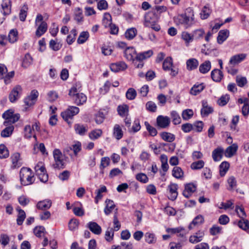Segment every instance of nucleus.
<instances>
[{
	"label": "nucleus",
	"instance_id": "f257e3e1",
	"mask_svg": "<svg viewBox=\"0 0 249 249\" xmlns=\"http://www.w3.org/2000/svg\"><path fill=\"white\" fill-rule=\"evenodd\" d=\"M176 24L188 29L195 25L197 20L195 18L194 11L192 8L186 9L184 14L179 15L175 19Z\"/></svg>",
	"mask_w": 249,
	"mask_h": 249
},
{
	"label": "nucleus",
	"instance_id": "f03ea898",
	"mask_svg": "<svg viewBox=\"0 0 249 249\" xmlns=\"http://www.w3.org/2000/svg\"><path fill=\"white\" fill-rule=\"evenodd\" d=\"M20 182L23 186L30 185L33 184L36 178L33 171L28 167H23L19 171Z\"/></svg>",
	"mask_w": 249,
	"mask_h": 249
},
{
	"label": "nucleus",
	"instance_id": "7ed1b4c3",
	"mask_svg": "<svg viewBox=\"0 0 249 249\" xmlns=\"http://www.w3.org/2000/svg\"><path fill=\"white\" fill-rule=\"evenodd\" d=\"M69 95L77 106L83 105L87 101V96L83 93L78 92L77 88L73 86L69 91Z\"/></svg>",
	"mask_w": 249,
	"mask_h": 249
},
{
	"label": "nucleus",
	"instance_id": "20e7f679",
	"mask_svg": "<svg viewBox=\"0 0 249 249\" xmlns=\"http://www.w3.org/2000/svg\"><path fill=\"white\" fill-rule=\"evenodd\" d=\"M144 25L145 27H150L156 31H159L160 27L157 23V18L153 12H148L145 15Z\"/></svg>",
	"mask_w": 249,
	"mask_h": 249
},
{
	"label": "nucleus",
	"instance_id": "39448f33",
	"mask_svg": "<svg viewBox=\"0 0 249 249\" xmlns=\"http://www.w3.org/2000/svg\"><path fill=\"white\" fill-rule=\"evenodd\" d=\"M53 157L54 162L52 166L54 169H60L65 167L64 156L61 151L58 149H54L53 151Z\"/></svg>",
	"mask_w": 249,
	"mask_h": 249
},
{
	"label": "nucleus",
	"instance_id": "423d86ee",
	"mask_svg": "<svg viewBox=\"0 0 249 249\" xmlns=\"http://www.w3.org/2000/svg\"><path fill=\"white\" fill-rule=\"evenodd\" d=\"M79 112V108L78 107L69 106L66 110L61 113V116L68 124H71L72 123L71 120L74 116L77 114Z\"/></svg>",
	"mask_w": 249,
	"mask_h": 249
},
{
	"label": "nucleus",
	"instance_id": "0eeeda50",
	"mask_svg": "<svg viewBox=\"0 0 249 249\" xmlns=\"http://www.w3.org/2000/svg\"><path fill=\"white\" fill-rule=\"evenodd\" d=\"M35 171L40 181L45 183L48 180V175L43 162H38L35 167Z\"/></svg>",
	"mask_w": 249,
	"mask_h": 249
},
{
	"label": "nucleus",
	"instance_id": "6e6552de",
	"mask_svg": "<svg viewBox=\"0 0 249 249\" xmlns=\"http://www.w3.org/2000/svg\"><path fill=\"white\" fill-rule=\"evenodd\" d=\"M238 148V146L236 143H233L228 146L225 151L222 148H219V160L222 158L223 153L226 157L231 158L233 157L236 154Z\"/></svg>",
	"mask_w": 249,
	"mask_h": 249
},
{
	"label": "nucleus",
	"instance_id": "1a4fd4ad",
	"mask_svg": "<svg viewBox=\"0 0 249 249\" xmlns=\"http://www.w3.org/2000/svg\"><path fill=\"white\" fill-rule=\"evenodd\" d=\"M38 95L39 93L37 90H32L30 95L24 99L25 105L28 107L34 106L36 102Z\"/></svg>",
	"mask_w": 249,
	"mask_h": 249
},
{
	"label": "nucleus",
	"instance_id": "9d476101",
	"mask_svg": "<svg viewBox=\"0 0 249 249\" xmlns=\"http://www.w3.org/2000/svg\"><path fill=\"white\" fill-rule=\"evenodd\" d=\"M22 92V88L20 85L16 86L10 92L9 99L11 103H15L20 97Z\"/></svg>",
	"mask_w": 249,
	"mask_h": 249
},
{
	"label": "nucleus",
	"instance_id": "9b49d317",
	"mask_svg": "<svg viewBox=\"0 0 249 249\" xmlns=\"http://www.w3.org/2000/svg\"><path fill=\"white\" fill-rule=\"evenodd\" d=\"M12 164L11 169H15L18 168L22 165L20 155L19 153L16 152L13 154L10 157Z\"/></svg>",
	"mask_w": 249,
	"mask_h": 249
},
{
	"label": "nucleus",
	"instance_id": "f8f14e48",
	"mask_svg": "<svg viewBox=\"0 0 249 249\" xmlns=\"http://www.w3.org/2000/svg\"><path fill=\"white\" fill-rule=\"evenodd\" d=\"M178 185L176 183H170L167 187L168 191V198L171 200H176L178 197Z\"/></svg>",
	"mask_w": 249,
	"mask_h": 249
},
{
	"label": "nucleus",
	"instance_id": "ddd939ff",
	"mask_svg": "<svg viewBox=\"0 0 249 249\" xmlns=\"http://www.w3.org/2000/svg\"><path fill=\"white\" fill-rule=\"evenodd\" d=\"M170 119L168 116L159 115L156 119L157 125L161 128L167 127L170 124Z\"/></svg>",
	"mask_w": 249,
	"mask_h": 249
},
{
	"label": "nucleus",
	"instance_id": "4468645a",
	"mask_svg": "<svg viewBox=\"0 0 249 249\" xmlns=\"http://www.w3.org/2000/svg\"><path fill=\"white\" fill-rule=\"evenodd\" d=\"M238 103L244 104L242 107V114L244 117H247L249 114V103L248 98L246 97L239 98L238 100Z\"/></svg>",
	"mask_w": 249,
	"mask_h": 249
},
{
	"label": "nucleus",
	"instance_id": "2eb2a0df",
	"mask_svg": "<svg viewBox=\"0 0 249 249\" xmlns=\"http://www.w3.org/2000/svg\"><path fill=\"white\" fill-rule=\"evenodd\" d=\"M247 57L246 53H239L232 56L229 61V64L232 66H236L243 61Z\"/></svg>",
	"mask_w": 249,
	"mask_h": 249
},
{
	"label": "nucleus",
	"instance_id": "dca6fc26",
	"mask_svg": "<svg viewBox=\"0 0 249 249\" xmlns=\"http://www.w3.org/2000/svg\"><path fill=\"white\" fill-rule=\"evenodd\" d=\"M127 68V65L125 62L123 61L112 63L110 65V70L114 72L124 71Z\"/></svg>",
	"mask_w": 249,
	"mask_h": 249
},
{
	"label": "nucleus",
	"instance_id": "f3484780",
	"mask_svg": "<svg viewBox=\"0 0 249 249\" xmlns=\"http://www.w3.org/2000/svg\"><path fill=\"white\" fill-rule=\"evenodd\" d=\"M1 13L4 16L9 15L11 13L12 1L11 0H2L1 4Z\"/></svg>",
	"mask_w": 249,
	"mask_h": 249
},
{
	"label": "nucleus",
	"instance_id": "a211bd4d",
	"mask_svg": "<svg viewBox=\"0 0 249 249\" xmlns=\"http://www.w3.org/2000/svg\"><path fill=\"white\" fill-rule=\"evenodd\" d=\"M87 227L94 234L100 235L102 233L101 227L96 222L93 221L89 222Z\"/></svg>",
	"mask_w": 249,
	"mask_h": 249
},
{
	"label": "nucleus",
	"instance_id": "6ab92c4d",
	"mask_svg": "<svg viewBox=\"0 0 249 249\" xmlns=\"http://www.w3.org/2000/svg\"><path fill=\"white\" fill-rule=\"evenodd\" d=\"M124 57L128 61H136L137 55L135 49L133 47H127L124 51Z\"/></svg>",
	"mask_w": 249,
	"mask_h": 249
},
{
	"label": "nucleus",
	"instance_id": "aec40b11",
	"mask_svg": "<svg viewBox=\"0 0 249 249\" xmlns=\"http://www.w3.org/2000/svg\"><path fill=\"white\" fill-rule=\"evenodd\" d=\"M196 186L193 183H190L185 186V189L183 192V195L186 198H189L192 194L196 191Z\"/></svg>",
	"mask_w": 249,
	"mask_h": 249
},
{
	"label": "nucleus",
	"instance_id": "412c9836",
	"mask_svg": "<svg viewBox=\"0 0 249 249\" xmlns=\"http://www.w3.org/2000/svg\"><path fill=\"white\" fill-rule=\"evenodd\" d=\"M202 108L201 109V115L202 117L207 116L213 111L212 107L208 106L206 101L203 100L202 101Z\"/></svg>",
	"mask_w": 249,
	"mask_h": 249
},
{
	"label": "nucleus",
	"instance_id": "4be33fe9",
	"mask_svg": "<svg viewBox=\"0 0 249 249\" xmlns=\"http://www.w3.org/2000/svg\"><path fill=\"white\" fill-rule=\"evenodd\" d=\"M204 235V231H199L194 235L190 236L189 237V241L193 244L197 243L202 240Z\"/></svg>",
	"mask_w": 249,
	"mask_h": 249
},
{
	"label": "nucleus",
	"instance_id": "5701e85b",
	"mask_svg": "<svg viewBox=\"0 0 249 249\" xmlns=\"http://www.w3.org/2000/svg\"><path fill=\"white\" fill-rule=\"evenodd\" d=\"M52 204L50 199H46L39 201L36 204V208L39 210H46L50 208Z\"/></svg>",
	"mask_w": 249,
	"mask_h": 249
},
{
	"label": "nucleus",
	"instance_id": "b1692460",
	"mask_svg": "<svg viewBox=\"0 0 249 249\" xmlns=\"http://www.w3.org/2000/svg\"><path fill=\"white\" fill-rule=\"evenodd\" d=\"M129 106L126 104L119 105L117 110L118 114L121 117H124L129 115Z\"/></svg>",
	"mask_w": 249,
	"mask_h": 249
},
{
	"label": "nucleus",
	"instance_id": "393cba45",
	"mask_svg": "<svg viewBox=\"0 0 249 249\" xmlns=\"http://www.w3.org/2000/svg\"><path fill=\"white\" fill-rule=\"evenodd\" d=\"M198 65V61L196 58H190L186 61V69L189 71L196 70Z\"/></svg>",
	"mask_w": 249,
	"mask_h": 249
},
{
	"label": "nucleus",
	"instance_id": "a878e982",
	"mask_svg": "<svg viewBox=\"0 0 249 249\" xmlns=\"http://www.w3.org/2000/svg\"><path fill=\"white\" fill-rule=\"evenodd\" d=\"M124 133L121 126L119 124H115L113 128V136L117 140L121 139Z\"/></svg>",
	"mask_w": 249,
	"mask_h": 249
},
{
	"label": "nucleus",
	"instance_id": "bb28decb",
	"mask_svg": "<svg viewBox=\"0 0 249 249\" xmlns=\"http://www.w3.org/2000/svg\"><path fill=\"white\" fill-rule=\"evenodd\" d=\"M48 29V25L46 22H42L39 25L36 31V36L39 37L44 35Z\"/></svg>",
	"mask_w": 249,
	"mask_h": 249
},
{
	"label": "nucleus",
	"instance_id": "cd10ccee",
	"mask_svg": "<svg viewBox=\"0 0 249 249\" xmlns=\"http://www.w3.org/2000/svg\"><path fill=\"white\" fill-rule=\"evenodd\" d=\"M205 88L204 83L196 84L191 89L190 93L192 95H196L200 93Z\"/></svg>",
	"mask_w": 249,
	"mask_h": 249
},
{
	"label": "nucleus",
	"instance_id": "c85d7f7f",
	"mask_svg": "<svg viewBox=\"0 0 249 249\" xmlns=\"http://www.w3.org/2000/svg\"><path fill=\"white\" fill-rule=\"evenodd\" d=\"M153 54V52L151 50L139 53L136 56V60L137 61H142L144 59L150 57Z\"/></svg>",
	"mask_w": 249,
	"mask_h": 249
},
{
	"label": "nucleus",
	"instance_id": "c756f323",
	"mask_svg": "<svg viewBox=\"0 0 249 249\" xmlns=\"http://www.w3.org/2000/svg\"><path fill=\"white\" fill-rule=\"evenodd\" d=\"M74 19L78 23H82L84 20V16L82 9L76 7L74 10Z\"/></svg>",
	"mask_w": 249,
	"mask_h": 249
},
{
	"label": "nucleus",
	"instance_id": "7c9ffc66",
	"mask_svg": "<svg viewBox=\"0 0 249 249\" xmlns=\"http://www.w3.org/2000/svg\"><path fill=\"white\" fill-rule=\"evenodd\" d=\"M74 129L77 134L83 136L88 131V127L87 125L77 124L74 125Z\"/></svg>",
	"mask_w": 249,
	"mask_h": 249
},
{
	"label": "nucleus",
	"instance_id": "2f4dec72",
	"mask_svg": "<svg viewBox=\"0 0 249 249\" xmlns=\"http://www.w3.org/2000/svg\"><path fill=\"white\" fill-rule=\"evenodd\" d=\"M75 206L73 208V213L78 216H82L85 214V211L82 205L80 202H77L75 203Z\"/></svg>",
	"mask_w": 249,
	"mask_h": 249
},
{
	"label": "nucleus",
	"instance_id": "473e14b6",
	"mask_svg": "<svg viewBox=\"0 0 249 249\" xmlns=\"http://www.w3.org/2000/svg\"><path fill=\"white\" fill-rule=\"evenodd\" d=\"M204 222V219L202 215H198L196 216L189 225L188 228L190 230L192 229L194 227L199 226Z\"/></svg>",
	"mask_w": 249,
	"mask_h": 249
},
{
	"label": "nucleus",
	"instance_id": "72a5a7b5",
	"mask_svg": "<svg viewBox=\"0 0 249 249\" xmlns=\"http://www.w3.org/2000/svg\"><path fill=\"white\" fill-rule=\"evenodd\" d=\"M144 237L145 242L148 244H154L157 242V237L154 233L147 232L144 234Z\"/></svg>",
	"mask_w": 249,
	"mask_h": 249
},
{
	"label": "nucleus",
	"instance_id": "f704fd0d",
	"mask_svg": "<svg viewBox=\"0 0 249 249\" xmlns=\"http://www.w3.org/2000/svg\"><path fill=\"white\" fill-rule=\"evenodd\" d=\"M16 210L18 213L17 218V223L18 225L20 226L23 224L26 217V214L25 212L19 207H18Z\"/></svg>",
	"mask_w": 249,
	"mask_h": 249
},
{
	"label": "nucleus",
	"instance_id": "c9c22d12",
	"mask_svg": "<svg viewBox=\"0 0 249 249\" xmlns=\"http://www.w3.org/2000/svg\"><path fill=\"white\" fill-rule=\"evenodd\" d=\"M160 135L163 140L167 142H172L175 139V135L169 132H161L160 134Z\"/></svg>",
	"mask_w": 249,
	"mask_h": 249
},
{
	"label": "nucleus",
	"instance_id": "e433bc0d",
	"mask_svg": "<svg viewBox=\"0 0 249 249\" xmlns=\"http://www.w3.org/2000/svg\"><path fill=\"white\" fill-rule=\"evenodd\" d=\"M6 127L1 132V136L3 138L10 137L13 133L14 130L13 125L5 126Z\"/></svg>",
	"mask_w": 249,
	"mask_h": 249
},
{
	"label": "nucleus",
	"instance_id": "4c0bfd02",
	"mask_svg": "<svg viewBox=\"0 0 249 249\" xmlns=\"http://www.w3.org/2000/svg\"><path fill=\"white\" fill-rule=\"evenodd\" d=\"M172 174L174 178L177 179H181L184 176L183 170L178 166H175L173 168Z\"/></svg>",
	"mask_w": 249,
	"mask_h": 249
},
{
	"label": "nucleus",
	"instance_id": "58836bf2",
	"mask_svg": "<svg viewBox=\"0 0 249 249\" xmlns=\"http://www.w3.org/2000/svg\"><path fill=\"white\" fill-rule=\"evenodd\" d=\"M173 66V59L171 57H166L163 61L162 68L164 71H169Z\"/></svg>",
	"mask_w": 249,
	"mask_h": 249
},
{
	"label": "nucleus",
	"instance_id": "ea45409f",
	"mask_svg": "<svg viewBox=\"0 0 249 249\" xmlns=\"http://www.w3.org/2000/svg\"><path fill=\"white\" fill-rule=\"evenodd\" d=\"M230 31L228 29L222 30L219 32V44L223 43L229 36Z\"/></svg>",
	"mask_w": 249,
	"mask_h": 249
},
{
	"label": "nucleus",
	"instance_id": "a19ab883",
	"mask_svg": "<svg viewBox=\"0 0 249 249\" xmlns=\"http://www.w3.org/2000/svg\"><path fill=\"white\" fill-rule=\"evenodd\" d=\"M211 68V62L209 61H205L199 66V71L200 73L205 74L210 70Z\"/></svg>",
	"mask_w": 249,
	"mask_h": 249
},
{
	"label": "nucleus",
	"instance_id": "79ce46f5",
	"mask_svg": "<svg viewBox=\"0 0 249 249\" xmlns=\"http://www.w3.org/2000/svg\"><path fill=\"white\" fill-rule=\"evenodd\" d=\"M106 206L104 209V212L106 215H108L114 208L115 204L112 200L108 199L106 200Z\"/></svg>",
	"mask_w": 249,
	"mask_h": 249
},
{
	"label": "nucleus",
	"instance_id": "37998d69",
	"mask_svg": "<svg viewBox=\"0 0 249 249\" xmlns=\"http://www.w3.org/2000/svg\"><path fill=\"white\" fill-rule=\"evenodd\" d=\"M24 137L27 139H30L32 136L36 137V134L32 129L31 126L29 124L26 125L24 128Z\"/></svg>",
	"mask_w": 249,
	"mask_h": 249
},
{
	"label": "nucleus",
	"instance_id": "c03bdc74",
	"mask_svg": "<svg viewBox=\"0 0 249 249\" xmlns=\"http://www.w3.org/2000/svg\"><path fill=\"white\" fill-rule=\"evenodd\" d=\"M20 118V114L18 113L14 114L7 121H5L3 122V125L4 126H8L10 125H13V124L18 122Z\"/></svg>",
	"mask_w": 249,
	"mask_h": 249
},
{
	"label": "nucleus",
	"instance_id": "a18cd8bd",
	"mask_svg": "<svg viewBox=\"0 0 249 249\" xmlns=\"http://www.w3.org/2000/svg\"><path fill=\"white\" fill-rule=\"evenodd\" d=\"M103 134V131L100 129H95L91 131L89 134V138L92 140H95L100 137Z\"/></svg>",
	"mask_w": 249,
	"mask_h": 249
},
{
	"label": "nucleus",
	"instance_id": "49530a36",
	"mask_svg": "<svg viewBox=\"0 0 249 249\" xmlns=\"http://www.w3.org/2000/svg\"><path fill=\"white\" fill-rule=\"evenodd\" d=\"M102 23L105 28L109 27L112 24V18L109 13H106L104 14Z\"/></svg>",
	"mask_w": 249,
	"mask_h": 249
},
{
	"label": "nucleus",
	"instance_id": "de8ad7c7",
	"mask_svg": "<svg viewBox=\"0 0 249 249\" xmlns=\"http://www.w3.org/2000/svg\"><path fill=\"white\" fill-rule=\"evenodd\" d=\"M205 32L203 29H196L192 32L193 40H200L203 38Z\"/></svg>",
	"mask_w": 249,
	"mask_h": 249
},
{
	"label": "nucleus",
	"instance_id": "09e8293b",
	"mask_svg": "<svg viewBox=\"0 0 249 249\" xmlns=\"http://www.w3.org/2000/svg\"><path fill=\"white\" fill-rule=\"evenodd\" d=\"M114 231L112 228L108 227L107 228L105 234V238L107 242H111L113 240Z\"/></svg>",
	"mask_w": 249,
	"mask_h": 249
},
{
	"label": "nucleus",
	"instance_id": "8fccbe9b",
	"mask_svg": "<svg viewBox=\"0 0 249 249\" xmlns=\"http://www.w3.org/2000/svg\"><path fill=\"white\" fill-rule=\"evenodd\" d=\"M170 115L172 122L175 125H177L181 123V118L179 114L176 111H172L170 113Z\"/></svg>",
	"mask_w": 249,
	"mask_h": 249
},
{
	"label": "nucleus",
	"instance_id": "3c124183",
	"mask_svg": "<svg viewBox=\"0 0 249 249\" xmlns=\"http://www.w3.org/2000/svg\"><path fill=\"white\" fill-rule=\"evenodd\" d=\"M18 39V33L17 30H11L8 35V40L11 43H14Z\"/></svg>",
	"mask_w": 249,
	"mask_h": 249
},
{
	"label": "nucleus",
	"instance_id": "603ef678",
	"mask_svg": "<svg viewBox=\"0 0 249 249\" xmlns=\"http://www.w3.org/2000/svg\"><path fill=\"white\" fill-rule=\"evenodd\" d=\"M137 34V31L135 28H131L128 29L125 33V37L131 40L133 39Z\"/></svg>",
	"mask_w": 249,
	"mask_h": 249
},
{
	"label": "nucleus",
	"instance_id": "864d4df0",
	"mask_svg": "<svg viewBox=\"0 0 249 249\" xmlns=\"http://www.w3.org/2000/svg\"><path fill=\"white\" fill-rule=\"evenodd\" d=\"M28 10V5L25 3L22 7L19 12V19L21 21H24L27 15V11Z\"/></svg>",
	"mask_w": 249,
	"mask_h": 249
},
{
	"label": "nucleus",
	"instance_id": "5fc2aeb1",
	"mask_svg": "<svg viewBox=\"0 0 249 249\" xmlns=\"http://www.w3.org/2000/svg\"><path fill=\"white\" fill-rule=\"evenodd\" d=\"M211 10L208 5L204 6L200 13V18L202 19H207L210 16Z\"/></svg>",
	"mask_w": 249,
	"mask_h": 249
},
{
	"label": "nucleus",
	"instance_id": "6e6d98bb",
	"mask_svg": "<svg viewBox=\"0 0 249 249\" xmlns=\"http://www.w3.org/2000/svg\"><path fill=\"white\" fill-rule=\"evenodd\" d=\"M89 33L87 31H83L82 32L78 39H77V43L79 44H83L85 43L89 38Z\"/></svg>",
	"mask_w": 249,
	"mask_h": 249
},
{
	"label": "nucleus",
	"instance_id": "4d7b16f0",
	"mask_svg": "<svg viewBox=\"0 0 249 249\" xmlns=\"http://www.w3.org/2000/svg\"><path fill=\"white\" fill-rule=\"evenodd\" d=\"M194 115V111L191 109H186L182 112L181 116L183 120L185 121L191 119Z\"/></svg>",
	"mask_w": 249,
	"mask_h": 249
},
{
	"label": "nucleus",
	"instance_id": "13d9d810",
	"mask_svg": "<svg viewBox=\"0 0 249 249\" xmlns=\"http://www.w3.org/2000/svg\"><path fill=\"white\" fill-rule=\"evenodd\" d=\"M181 38L185 41L186 45H188L193 41V35L184 31L181 34Z\"/></svg>",
	"mask_w": 249,
	"mask_h": 249
},
{
	"label": "nucleus",
	"instance_id": "bf43d9fd",
	"mask_svg": "<svg viewBox=\"0 0 249 249\" xmlns=\"http://www.w3.org/2000/svg\"><path fill=\"white\" fill-rule=\"evenodd\" d=\"M220 174L221 176H224L229 170L230 163L227 161H223L220 165Z\"/></svg>",
	"mask_w": 249,
	"mask_h": 249
},
{
	"label": "nucleus",
	"instance_id": "052dcab7",
	"mask_svg": "<svg viewBox=\"0 0 249 249\" xmlns=\"http://www.w3.org/2000/svg\"><path fill=\"white\" fill-rule=\"evenodd\" d=\"M144 125L146 130L151 136L154 137L157 135L158 132L156 128L151 126L148 122L145 121L144 122Z\"/></svg>",
	"mask_w": 249,
	"mask_h": 249
},
{
	"label": "nucleus",
	"instance_id": "680f3d73",
	"mask_svg": "<svg viewBox=\"0 0 249 249\" xmlns=\"http://www.w3.org/2000/svg\"><path fill=\"white\" fill-rule=\"evenodd\" d=\"M9 156V150L3 144H0V158L6 159Z\"/></svg>",
	"mask_w": 249,
	"mask_h": 249
},
{
	"label": "nucleus",
	"instance_id": "e2e57ef3",
	"mask_svg": "<svg viewBox=\"0 0 249 249\" xmlns=\"http://www.w3.org/2000/svg\"><path fill=\"white\" fill-rule=\"evenodd\" d=\"M33 59L29 53H26L23 58L22 66L24 68H27L32 63Z\"/></svg>",
	"mask_w": 249,
	"mask_h": 249
},
{
	"label": "nucleus",
	"instance_id": "0e129e2a",
	"mask_svg": "<svg viewBox=\"0 0 249 249\" xmlns=\"http://www.w3.org/2000/svg\"><path fill=\"white\" fill-rule=\"evenodd\" d=\"M204 161L202 160H199L193 162L191 164V168L192 170H199L202 168L204 166Z\"/></svg>",
	"mask_w": 249,
	"mask_h": 249
},
{
	"label": "nucleus",
	"instance_id": "69168bd1",
	"mask_svg": "<svg viewBox=\"0 0 249 249\" xmlns=\"http://www.w3.org/2000/svg\"><path fill=\"white\" fill-rule=\"evenodd\" d=\"M136 179L142 183H146L149 180L147 175L142 173L137 174L136 175Z\"/></svg>",
	"mask_w": 249,
	"mask_h": 249
},
{
	"label": "nucleus",
	"instance_id": "338daca9",
	"mask_svg": "<svg viewBox=\"0 0 249 249\" xmlns=\"http://www.w3.org/2000/svg\"><path fill=\"white\" fill-rule=\"evenodd\" d=\"M233 202L229 200L225 202H222L220 204V206H219V209L226 210L229 209H233Z\"/></svg>",
	"mask_w": 249,
	"mask_h": 249
},
{
	"label": "nucleus",
	"instance_id": "774afa93",
	"mask_svg": "<svg viewBox=\"0 0 249 249\" xmlns=\"http://www.w3.org/2000/svg\"><path fill=\"white\" fill-rule=\"evenodd\" d=\"M137 95L136 91L133 88H129L126 92V97L128 100L134 99Z\"/></svg>",
	"mask_w": 249,
	"mask_h": 249
}]
</instances>
